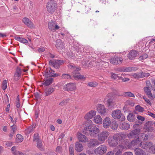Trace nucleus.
I'll list each match as a JSON object with an SVG mask.
<instances>
[{"mask_svg": "<svg viewBox=\"0 0 155 155\" xmlns=\"http://www.w3.org/2000/svg\"><path fill=\"white\" fill-rule=\"evenodd\" d=\"M119 127L121 130H127L130 128V125L128 123L123 122L120 123Z\"/></svg>", "mask_w": 155, "mask_h": 155, "instance_id": "12", "label": "nucleus"}, {"mask_svg": "<svg viewBox=\"0 0 155 155\" xmlns=\"http://www.w3.org/2000/svg\"><path fill=\"white\" fill-rule=\"evenodd\" d=\"M123 95L125 97H135L134 95L130 92H124L123 93Z\"/></svg>", "mask_w": 155, "mask_h": 155, "instance_id": "36", "label": "nucleus"}, {"mask_svg": "<svg viewBox=\"0 0 155 155\" xmlns=\"http://www.w3.org/2000/svg\"><path fill=\"white\" fill-rule=\"evenodd\" d=\"M23 137L20 134H18L16 136V140L18 142H21L23 141Z\"/></svg>", "mask_w": 155, "mask_h": 155, "instance_id": "43", "label": "nucleus"}, {"mask_svg": "<svg viewBox=\"0 0 155 155\" xmlns=\"http://www.w3.org/2000/svg\"><path fill=\"white\" fill-rule=\"evenodd\" d=\"M48 28L51 31H55L58 30L60 27L57 24H55V21H52L48 23Z\"/></svg>", "mask_w": 155, "mask_h": 155, "instance_id": "13", "label": "nucleus"}, {"mask_svg": "<svg viewBox=\"0 0 155 155\" xmlns=\"http://www.w3.org/2000/svg\"><path fill=\"white\" fill-rule=\"evenodd\" d=\"M97 110L98 112L101 115L105 114L106 112V109L104 105L99 104L97 107Z\"/></svg>", "mask_w": 155, "mask_h": 155, "instance_id": "19", "label": "nucleus"}, {"mask_svg": "<svg viewBox=\"0 0 155 155\" xmlns=\"http://www.w3.org/2000/svg\"><path fill=\"white\" fill-rule=\"evenodd\" d=\"M14 38L16 40L20 41L21 43H22L24 44H25L28 43V41L26 39L18 37V36H16Z\"/></svg>", "mask_w": 155, "mask_h": 155, "instance_id": "30", "label": "nucleus"}, {"mask_svg": "<svg viewBox=\"0 0 155 155\" xmlns=\"http://www.w3.org/2000/svg\"><path fill=\"white\" fill-rule=\"evenodd\" d=\"M122 114L121 111L119 110H117L113 111L112 113V116L114 119H120L121 117Z\"/></svg>", "mask_w": 155, "mask_h": 155, "instance_id": "15", "label": "nucleus"}, {"mask_svg": "<svg viewBox=\"0 0 155 155\" xmlns=\"http://www.w3.org/2000/svg\"><path fill=\"white\" fill-rule=\"evenodd\" d=\"M118 135L114 134L112 136H110L107 140V142L110 147H114L118 144Z\"/></svg>", "mask_w": 155, "mask_h": 155, "instance_id": "2", "label": "nucleus"}, {"mask_svg": "<svg viewBox=\"0 0 155 155\" xmlns=\"http://www.w3.org/2000/svg\"><path fill=\"white\" fill-rule=\"evenodd\" d=\"M76 85L73 83H69L65 85L63 87L64 91H72L75 89Z\"/></svg>", "mask_w": 155, "mask_h": 155, "instance_id": "9", "label": "nucleus"}, {"mask_svg": "<svg viewBox=\"0 0 155 155\" xmlns=\"http://www.w3.org/2000/svg\"><path fill=\"white\" fill-rule=\"evenodd\" d=\"M116 134L118 135V138L120 137H121L120 139H124L126 138L127 137V135L125 134H120L119 133L117 134ZM120 139V138H118V139Z\"/></svg>", "mask_w": 155, "mask_h": 155, "instance_id": "46", "label": "nucleus"}, {"mask_svg": "<svg viewBox=\"0 0 155 155\" xmlns=\"http://www.w3.org/2000/svg\"><path fill=\"white\" fill-rule=\"evenodd\" d=\"M152 143L150 142L143 141L140 143L139 146L141 148L146 150L151 148Z\"/></svg>", "mask_w": 155, "mask_h": 155, "instance_id": "11", "label": "nucleus"}, {"mask_svg": "<svg viewBox=\"0 0 155 155\" xmlns=\"http://www.w3.org/2000/svg\"><path fill=\"white\" fill-rule=\"evenodd\" d=\"M148 55L146 54H143L138 58L139 60L142 61L147 58Z\"/></svg>", "mask_w": 155, "mask_h": 155, "instance_id": "45", "label": "nucleus"}, {"mask_svg": "<svg viewBox=\"0 0 155 155\" xmlns=\"http://www.w3.org/2000/svg\"><path fill=\"white\" fill-rule=\"evenodd\" d=\"M96 114V111L94 110H91L84 117V118L85 119L88 120L89 119L92 118Z\"/></svg>", "mask_w": 155, "mask_h": 155, "instance_id": "22", "label": "nucleus"}, {"mask_svg": "<svg viewBox=\"0 0 155 155\" xmlns=\"http://www.w3.org/2000/svg\"><path fill=\"white\" fill-rule=\"evenodd\" d=\"M97 84L96 82H90L87 84V85L91 87H95L97 86Z\"/></svg>", "mask_w": 155, "mask_h": 155, "instance_id": "51", "label": "nucleus"}, {"mask_svg": "<svg viewBox=\"0 0 155 155\" xmlns=\"http://www.w3.org/2000/svg\"><path fill=\"white\" fill-rule=\"evenodd\" d=\"M34 96L36 100H38L41 99L42 94L38 92H36L34 93Z\"/></svg>", "mask_w": 155, "mask_h": 155, "instance_id": "42", "label": "nucleus"}, {"mask_svg": "<svg viewBox=\"0 0 155 155\" xmlns=\"http://www.w3.org/2000/svg\"><path fill=\"white\" fill-rule=\"evenodd\" d=\"M22 21L28 27L30 28L33 27V23L27 18H24L22 20Z\"/></svg>", "mask_w": 155, "mask_h": 155, "instance_id": "20", "label": "nucleus"}, {"mask_svg": "<svg viewBox=\"0 0 155 155\" xmlns=\"http://www.w3.org/2000/svg\"><path fill=\"white\" fill-rule=\"evenodd\" d=\"M140 143L139 137H137V139L133 140L131 142V144L132 146H134Z\"/></svg>", "mask_w": 155, "mask_h": 155, "instance_id": "39", "label": "nucleus"}, {"mask_svg": "<svg viewBox=\"0 0 155 155\" xmlns=\"http://www.w3.org/2000/svg\"><path fill=\"white\" fill-rule=\"evenodd\" d=\"M5 145L6 147H10L12 145V143L10 142H5Z\"/></svg>", "mask_w": 155, "mask_h": 155, "instance_id": "57", "label": "nucleus"}, {"mask_svg": "<svg viewBox=\"0 0 155 155\" xmlns=\"http://www.w3.org/2000/svg\"><path fill=\"white\" fill-rule=\"evenodd\" d=\"M55 88L51 87H47L45 91V96H47L51 94L54 91Z\"/></svg>", "mask_w": 155, "mask_h": 155, "instance_id": "28", "label": "nucleus"}, {"mask_svg": "<svg viewBox=\"0 0 155 155\" xmlns=\"http://www.w3.org/2000/svg\"><path fill=\"white\" fill-rule=\"evenodd\" d=\"M99 132L98 128L92 124V122H88L85 123V127L83 131V133L86 135L94 137L98 136V139L102 143L107 138L110 133L107 131H102L98 135Z\"/></svg>", "mask_w": 155, "mask_h": 155, "instance_id": "1", "label": "nucleus"}, {"mask_svg": "<svg viewBox=\"0 0 155 155\" xmlns=\"http://www.w3.org/2000/svg\"><path fill=\"white\" fill-rule=\"evenodd\" d=\"M150 149L153 153H155V144L151 146Z\"/></svg>", "mask_w": 155, "mask_h": 155, "instance_id": "64", "label": "nucleus"}, {"mask_svg": "<svg viewBox=\"0 0 155 155\" xmlns=\"http://www.w3.org/2000/svg\"><path fill=\"white\" fill-rule=\"evenodd\" d=\"M74 70L72 72L74 77L78 79L85 80L86 77L83 75H81L79 71L81 70L80 68H74Z\"/></svg>", "mask_w": 155, "mask_h": 155, "instance_id": "5", "label": "nucleus"}, {"mask_svg": "<svg viewBox=\"0 0 155 155\" xmlns=\"http://www.w3.org/2000/svg\"><path fill=\"white\" fill-rule=\"evenodd\" d=\"M125 104L127 105H130L131 107L134 106V103L132 100H128L125 103Z\"/></svg>", "mask_w": 155, "mask_h": 155, "instance_id": "40", "label": "nucleus"}, {"mask_svg": "<svg viewBox=\"0 0 155 155\" xmlns=\"http://www.w3.org/2000/svg\"><path fill=\"white\" fill-rule=\"evenodd\" d=\"M35 128V126H34V125H32L25 129V131L27 134H29L34 130Z\"/></svg>", "mask_w": 155, "mask_h": 155, "instance_id": "33", "label": "nucleus"}, {"mask_svg": "<svg viewBox=\"0 0 155 155\" xmlns=\"http://www.w3.org/2000/svg\"><path fill=\"white\" fill-rule=\"evenodd\" d=\"M151 82L152 84L151 87H152V89L155 91V79H152Z\"/></svg>", "mask_w": 155, "mask_h": 155, "instance_id": "52", "label": "nucleus"}, {"mask_svg": "<svg viewBox=\"0 0 155 155\" xmlns=\"http://www.w3.org/2000/svg\"><path fill=\"white\" fill-rule=\"evenodd\" d=\"M133 76L134 78H140V71L139 72L134 74L133 75Z\"/></svg>", "mask_w": 155, "mask_h": 155, "instance_id": "53", "label": "nucleus"}, {"mask_svg": "<svg viewBox=\"0 0 155 155\" xmlns=\"http://www.w3.org/2000/svg\"><path fill=\"white\" fill-rule=\"evenodd\" d=\"M57 4L54 0H50L47 5V9L48 12L52 13L55 11L57 8Z\"/></svg>", "mask_w": 155, "mask_h": 155, "instance_id": "3", "label": "nucleus"}, {"mask_svg": "<svg viewBox=\"0 0 155 155\" xmlns=\"http://www.w3.org/2000/svg\"><path fill=\"white\" fill-rule=\"evenodd\" d=\"M111 123L110 118L109 117H106L103 120V126L104 128H108L110 126Z\"/></svg>", "mask_w": 155, "mask_h": 155, "instance_id": "23", "label": "nucleus"}, {"mask_svg": "<svg viewBox=\"0 0 155 155\" xmlns=\"http://www.w3.org/2000/svg\"><path fill=\"white\" fill-rule=\"evenodd\" d=\"M111 128L114 130H116L117 129L118 127V124L117 122L116 121H113L111 123Z\"/></svg>", "mask_w": 155, "mask_h": 155, "instance_id": "34", "label": "nucleus"}, {"mask_svg": "<svg viewBox=\"0 0 155 155\" xmlns=\"http://www.w3.org/2000/svg\"><path fill=\"white\" fill-rule=\"evenodd\" d=\"M135 109L136 110L140 112H143L144 110V108L139 105L136 106Z\"/></svg>", "mask_w": 155, "mask_h": 155, "instance_id": "41", "label": "nucleus"}, {"mask_svg": "<svg viewBox=\"0 0 155 155\" xmlns=\"http://www.w3.org/2000/svg\"><path fill=\"white\" fill-rule=\"evenodd\" d=\"M150 87H144V90L146 94L148 96V97H153L152 94L151 92Z\"/></svg>", "mask_w": 155, "mask_h": 155, "instance_id": "32", "label": "nucleus"}, {"mask_svg": "<svg viewBox=\"0 0 155 155\" xmlns=\"http://www.w3.org/2000/svg\"><path fill=\"white\" fill-rule=\"evenodd\" d=\"M122 152L119 150L116 152L114 155H122Z\"/></svg>", "mask_w": 155, "mask_h": 155, "instance_id": "63", "label": "nucleus"}, {"mask_svg": "<svg viewBox=\"0 0 155 155\" xmlns=\"http://www.w3.org/2000/svg\"><path fill=\"white\" fill-rule=\"evenodd\" d=\"M136 117L133 113H129L127 116V120L130 122H132L135 121L136 120Z\"/></svg>", "mask_w": 155, "mask_h": 155, "instance_id": "25", "label": "nucleus"}, {"mask_svg": "<svg viewBox=\"0 0 155 155\" xmlns=\"http://www.w3.org/2000/svg\"><path fill=\"white\" fill-rule=\"evenodd\" d=\"M140 132V129H135L132 130L128 134H127V137L129 139H131L134 137H138V135Z\"/></svg>", "mask_w": 155, "mask_h": 155, "instance_id": "6", "label": "nucleus"}, {"mask_svg": "<svg viewBox=\"0 0 155 155\" xmlns=\"http://www.w3.org/2000/svg\"><path fill=\"white\" fill-rule=\"evenodd\" d=\"M53 81V78H49L47 79L43 83V84L45 85L46 86H48L52 83Z\"/></svg>", "mask_w": 155, "mask_h": 155, "instance_id": "37", "label": "nucleus"}, {"mask_svg": "<svg viewBox=\"0 0 155 155\" xmlns=\"http://www.w3.org/2000/svg\"><path fill=\"white\" fill-rule=\"evenodd\" d=\"M143 99L149 105H151V103L149 99L146 98V96H144L143 97Z\"/></svg>", "mask_w": 155, "mask_h": 155, "instance_id": "59", "label": "nucleus"}, {"mask_svg": "<svg viewBox=\"0 0 155 155\" xmlns=\"http://www.w3.org/2000/svg\"><path fill=\"white\" fill-rule=\"evenodd\" d=\"M69 153H74L73 145L72 144H71L69 146Z\"/></svg>", "mask_w": 155, "mask_h": 155, "instance_id": "56", "label": "nucleus"}, {"mask_svg": "<svg viewBox=\"0 0 155 155\" xmlns=\"http://www.w3.org/2000/svg\"><path fill=\"white\" fill-rule=\"evenodd\" d=\"M99 144V142L97 139H92L88 141L87 146L89 147H92Z\"/></svg>", "mask_w": 155, "mask_h": 155, "instance_id": "16", "label": "nucleus"}, {"mask_svg": "<svg viewBox=\"0 0 155 155\" xmlns=\"http://www.w3.org/2000/svg\"><path fill=\"white\" fill-rule=\"evenodd\" d=\"M135 67H123L118 68H117V70L119 72H130L133 70Z\"/></svg>", "mask_w": 155, "mask_h": 155, "instance_id": "17", "label": "nucleus"}, {"mask_svg": "<svg viewBox=\"0 0 155 155\" xmlns=\"http://www.w3.org/2000/svg\"><path fill=\"white\" fill-rule=\"evenodd\" d=\"M111 77L112 79L116 80H120L119 79H120V77L118 76V74L111 73Z\"/></svg>", "mask_w": 155, "mask_h": 155, "instance_id": "38", "label": "nucleus"}, {"mask_svg": "<svg viewBox=\"0 0 155 155\" xmlns=\"http://www.w3.org/2000/svg\"><path fill=\"white\" fill-rule=\"evenodd\" d=\"M7 81L6 80H4L2 83V89L4 90L5 91L6 89L7 88Z\"/></svg>", "mask_w": 155, "mask_h": 155, "instance_id": "47", "label": "nucleus"}, {"mask_svg": "<svg viewBox=\"0 0 155 155\" xmlns=\"http://www.w3.org/2000/svg\"><path fill=\"white\" fill-rule=\"evenodd\" d=\"M153 122L149 121L147 122L144 125L145 129L147 131L152 132L154 130L153 127H152L153 125Z\"/></svg>", "mask_w": 155, "mask_h": 155, "instance_id": "10", "label": "nucleus"}, {"mask_svg": "<svg viewBox=\"0 0 155 155\" xmlns=\"http://www.w3.org/2000/svg\"><path fill=\"white\" fill-rule=\"evenodd\" d=\"M107 147L105 145H102L100 146L95 150L96 153L102 155L105 153L107 151Z\"/></svg>", "mask_w": 155, "mask_h": 155, "instance_id": "7", "label": "nucleus"}, {"mask_svg": "<svg viewBox=\"0 0 155 155\" xmlns=\"http://www.w3.org/2000/svg\"><path fill=\"white\" fill-rule=\"evenodd\" d=\"M37 146L38 148L41 150H44L43 145L41 140L37 141Z\"/></svg>", "mask_w": 155, "mask_h": 155, "instance_id": "35", "label": "nucleus"}, {"mask_svg": "<svg viewBox=\"0 0 155 155\" xmlns=\"http://www.w3.org/2000/svg\"><path fill=\"white\" fill-rule=\"evenodd\" d=\"M53 72H54V71L52 70L51 68H50L49 69H48L46 70L44 75L46 77H52Z\"/></svg>", "mask_w": 155, "mask_h": 155, "instance_id": "27", "label": "nucleus"}, {"mask_svg": "<svg viewBox=\"0 0 155 155\" xmlns=\"http://www.w3.org/2000/svg\"><path fill=\"white\" fill-rule=\"evenodd\" d=\"M40 140V136L39 134L38 133L35 134L34 135L33 140V141L36 140L37 141L38 140Z\"/></svg>", "mask_w": 155, "mask_h": 155, "instance_id": "48", "label": "nucleus"}, {"mask_svg": "<svg viewBox=\"0 0 155 155\" xmlns=\"http://www.w3.org/2000/svg\"><path fill=\"white\" fill-rule=\"evenodd\" d=\"M61 77L63 79H71V77L70 75L68 74H64Z\"/></svg>", "mask_w": 155, "mask_h": 155, "instance_id": "49", "label": "nucleus"}, {"mask_svg": "<svg viewBox=\"0 0 155 155\" xmlns=\"http://www.w3.org/2000/svg\"><path fill=\"white\" fill-rule=\"evenodd\" d=\"M75 150L78 152H80L83 150L82 144L79 142H77L75 143Z\"/></svg>", "mask_w": 155, "mask_h": 155, "instance_id": "24", "label": "nucleus"}, {"mask_svg": "<svg viewBox=\"0 0 155 155\" xmlns=\"http://www.w3.org/2000/svg\"><path fill=\"white\" fill-rule=\"evenodd\" d=\"M123 110L124 113L130 112L129 107L126 104H125L124 106L123 107Z\"/></svg>", "mask_w": 155, "mask_h": 155, "instance_id": "50", "label": "nucleus"}, {"mask_svg": "<svg viewBox=\"0 0 155 155\" xmlns=\"http://www.w3.org/2000/svg\"><path fill=\"white\" fill-rule=\"evenodd\" d=\"M77 136L79 142L85 143L88 140L85 135H83L80 133H78Z\"/></svg>", "mask_w": 155, "mask_h": 155, "instance_id": "21", "label": "nucleus"}, {"mask_svg": "<svg viewBox=\"0 0 155 155\" xmlns=\"http://www.w3.org/2000/svg\"><path fill=\"white\" fill-rule=\"evenodd\" d=\"M123 61V59L121 57H115L111 58L110 61V63L114 65H117L121 64Z\"/></svg>", "mask_w": 155, "mask_h": 155, "instance_id": "8", "label": "nucleus"}, {"mask_svg": "<svg viewBox=\"0 0 155 155\" xmlns=\"http://www.w3.org/2000/svg\"><path fill=\"white\" fill-rule=\"evenodd\" d=\"M141 137L143 138V140H147L148 138V135L145 134H142L141 135Z\"/></svg>", "mask_w": 155, "mask_h": 155, "instance_id": "55", "label": "nucleus"}, {"mask_svg": "<svg viewBox=\"0 0 155 155\" xmlns=\"http://www.w3.org/2000/svg\"><path fill=\"white\" fill-rule=\"evenodd\" d=\"M56 46L59 51L63 50L65 47L64 44L60 40L56 41Z\"/></svg>", "mask_w": 155, "mask_h": 155, "instance_id": "18", "label": "nucleus"}, {"mask_svg": "<svg viewBox=\"0 0 155 155\" xmlns=\"http://www.w3.org/2000/svg\"><path fill=\"white\" fill-rule=\"evenodd\" d=\"M69 99L66 100H64L63 101H62L61 102V103H60L59 105L61 106H63L64 105H65L66 104L67 102H68V100H69Z\"/></svg>", "mask_w": 155, "mask_h": 155, "instance_id": "58", "label": "nucleus"}, {"mask_svg": "<svg viewBox=\"0 0 155 155\" xmlns=\"http://www.w3.org/2000/svg\"><path fill=\"white\" fill-rule=\"evenodd\" d=\"M120 80H121L123 82H126L128 81L129 80V79L128 78H124L123 77H120V79H119Z\"/></svg>", "mask_w": 155, "mask_h": 155, "instance_id": "61", "label": "nucleus"}, {"mask_svg": "<svg viewBox=\"0 0 155 155\" xmlns=\"http://www.w3.org/2000/svg\"><path fill=\"white\" fill-rule=\"evenodd\" d=\"M140 78L147 77L150 76V74L148 73L143 72L142 71H140Z\"/></svg>", "mask_w": 155, "mask_h": 155, "instance_id": "44", "label": "nucleus"}, {"mask_svg": "<svg viewBox=\"0 0 155 155\" xmlns=\"http://www.w3.org/2000/svg\"><path fill=\"white\" fill-rule=\"evenodd\" d=\"M11 132L15 133V132L16 130V126L14 124L11 126Z\"/></svg>", "mask_w": 155, "mask_h": 155, "instance_id": "54", "label": "nucleus"}, {"mask_svg": "<svg viewBox=\"0 0 155 155\" xmlns=\"http://www.w3.org/2000/svg\"><path fill=\"white\" fill-rule=\"evenodd\" d=\"M135 155H143L144 152L142 149L139 148H137L134 149Z\"/></svg>", "mask_w": 155, "mask_h": 155, "instance_id": "31", "label": "nucleus"}, {"mask_svg": "<svg viewBox=\"0 0 155 155\" xmlns=\"http://www.w3.org/2000/svg\"><path fill=\"white\" fill-rule=\"evenodd\" d=\"M138 54V52L136 50H131L127 54V57L130 60L135 59Z\"/></svg>", "mask_w": 155, "mask_h": 155, "instance_id": "14", "label": "nucleus"}, {"mask_svg": "<svg viewBox=\"0 0 155 155\" xmlns=\"http://www.w3.org/2000/svg\"><path fill=\"white\" fill-rule=\"evenodd\" d=\"M137 117L138 120L141 121H144L145 120V118L143 117L140 115H137Z\"/></svg>", "mask_w": 155, "mask_h": 155, "instance_id": "60", "label": "nucleus"}, {"mask_svg": "<svg viewBox=\"0 0 155 155\" xmlns=\"http://www.w3.org/2000/svg\"><path fill=\"white\" fill-rule=\"evenodd\" d=\"M94 121L95 123L98 124H101L102 122V118L99 115H97L94 117Z\"/></svg>", "mask_w": 155, "mask_h": 155, "instance_id": "29", "label": "nucleus"}, {"mask_svg": "<svg viewBox=\"0 0 155 155\" xmlns=\"http://www.w3.org/2000/svg\"><path fill=\"white\" fill-rule=\"evenodd\" d=\"M147 114L148 115L151 116L153 118H155V114L153 113L148 111L147 112Z\"/></svg>", "mask_w": 155, "mask_h": 155, "instance_id": "62", "label": "nucleus"}, {"mask_svg": "<svg viewBox=\"0 0 155 155\" xmlns=\"http://www.w3.org/2000/svg\"><path fill=\"white\" fill-rule=\"evenodd\" d=\"M21 74V71L20 68L18 67L17 68L16 72L14 76V78L15 80H18Z\"/></svg>", "mask_w": 155, "mask_h": 155, "instance_id": "26", "label": "nucleus"}, {"mask_svg": "<svg viewBox=\"0 0 155 155\" xmlns=\"http://www.w3.org/2000/svg\"><path fill=\"white\" fill-rule=\"evenodd\" d=\"M64 62L63 60H50L49 61V64L56 69H58L60 66L63 64Z\"/></svg>", "mask_w": 155, "mask_h": 155, "instance_id": "4", "label": "nucleus"}]
</instances>
